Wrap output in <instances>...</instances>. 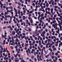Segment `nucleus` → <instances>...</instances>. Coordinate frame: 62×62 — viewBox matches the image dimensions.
I'll list each match as a JSON object with an SVG mask.
<instances>
[{
  "label": "nucleus",
  "mask_w": 62,
  "mask_h": 62,
  "mask_svg": "<svg viewBox=\"0 0 62 62\" xmlns=\"http://www.w3.org/2000/svg\"><path fill=\"white\" fill-rule=\"evenodd\" d=\"M55 12H54V13H53H53H51L52 14V15H54V14L55 13Z\"/></svg>",
  "instance_id": "50"
},
{
  "label": "nucleus",
  "mask_w": 62,
  "mask_h": 62,
  "mask_svg": "<svg viewBox=\"0 0 62 62\" xmlns=\"http://www.w3.org/2000/svg\"><path fill=\"white\" fill-rule=\"evenodd\" d=\"M25 45H24L25 47H27V46L29 44H25Z\"/></svg>",
  "instance_id": "11"
},
{
  "label": "nucleus",
  "mask_w": 62,
  "mask_h": 62,
  "mask_svg": "<svg viewBox=\"0 0 62 62\" xmlns=\"http://www.w3.org/2000/svg\"><path fill=\"white\" fill-rule=\"evenodd\" d=\"M54 10V9L53 8H52L50 10L51 11V13H53V10Z\"/></svg>",
  "instance_id": "7"
},
{
  "label": "nucleus",
  "mask_w": 62,
  "mask_h": 62,
  "mask_svg": "<svg viewBox=\"0 0 62 62\" xmlns=\"http://www.w3.org/2000/svg\"><path fill=\"white\" fill-rule=\"evenodd\" d=\"M9 9L10 8L11 9H13V7L12 6H11L10 7H9Z\"/></svg>",
  "instance_id": "12"
},
{
  "label": "nucleus",
  "mask_w": 62,
  "mask_h": 62,
  "mask_svg": "<svg viewBox=\"0 0 62 62\" xmlns=\"http://www.w3.org/2000/svg\"><path fill=\"white\" fill-rule=\"evenodd\" d=\"M59 25L60 27V31H62V27L61 26V24H59Z\"/></svg>",
  "instance_id": "2"
},
{
  "label": "nucleus",
  "mask_w": 62,
  "mask_h": 62,
  "mask_svg": "<svg viewBox=\"0 0 62 62\" xmlns=\"http://www.w3.org/2000/svg\"><path fill=\"white\" fill-rule=\"evenodd\" d=\"M8 14V13L6 12H5V15H7V14Z\"/></svg>",
  "instance_id": "60"
},
{
  "label": "nucleus",
  "mask_w": 62,
  "mask_h": 62,
  "mask_svg": "<svg viewBox=\"0 0 62 62\" xmlns=\"http://www.w3.org/2000/svg\"><path fill=\"white\" fill-rule=\"evenodd\" d=\"M43 4V2H41L40 4V6H42V5Z\"/></svg>",
  "instance_id": "38"
},
{
  "label": "nucleus",
  "mask_w": 62,
  "mask_h": 62,
  "mask_svg": "<svg viewBox=\"0 0 62 62\" xmlns=\"http://www.w3.org/2000/svg\"><path fill=\"white\" fill-rule=\"evenodd\" d=\"M3 7L4 8H6V6H3Z\"/></svg>",
  "instance_id": "57"
},
{
  "label": "nucleus",
  "mask_w": 62,
  "mask_h": 62,
  "mask_svg": "<svg viewBox=\"0 0 62 62\" xmlns=\"http://www.w3.org/2000/svg\"><path fill=\"white\" fill-rule=\"evenodd\" d=\"M60 18H59V19L60 20H62V16H60Z\"/></svg>",
  "instance_id": "5"
},
{
  "label": "nucleus",
  "mask_w": 62,
  "mask_h": 62,
  "mask_svg": "<svg viewBox=\"0 0 62 62\" xmlns=\"http://www.w3.org/2000/svg\"><path fill=\"white\" fill-rule=\"evenodd\" d=\"M41 55H42V54H43V52H41Z\"/></svg>",
  "instance_id": "61"
},
{
  "label": "nucleus",
  "mask_w": 62,
  "mask_h": 62,
  "mask_svg": "<svg viewBox=\"0 0 62 62\" xmlns=\"http://www.w3.org/2000/svg\"><path fill=\"white\" fill-rule=\"evenodd\" d=\"M53 50V51H55V50H56V48H54Z\"/></svg>",
  "instance_id": "35"
},
{
  "label": "nucleus",
  "mask_w": 62,
  "mask_h": 62,
  "mask_svg": "<svg viewBox=\"0 0 62 62\" xmlns=\"http://www.w3.org/2000/svg\"><path fill=\"white\" fill-rule=\"evenodd\" d=\"M56 33H58V34H59V31H58L57 30L56 31Z\"/></svg>",
  "instance_id": "27"
},
{
  "label": "nucleus",
  "mask_w": 62,
  "mask_h": 62,
  "mask_svg": "<svg viewBox=\"0 0 62 62\" xmlns=\"http://www.w3.org/2000/svg\"><path fill=\"white\" fill-rule=\"evenodd\" d=\"M41 10V11H43V12H45V10H44V9H43L42 10V9Z\"/></svg>",
  "instance_id": "32"
},
{
  "label": "nucleus",
  "mask_w": 62,
  "mask_h": 62,
  "mask_svg": "<svg viewBox=\"0 0 62 62\" xmlns=\"http://www.w3.org/2000/svg\"><path fill=\"white\" fill-rule=\"evenodd\" d=\"M2 38H4V35H3V34H2Z\"/></svg>",
  "instance_id": "39"
},
{
  "label": "nucleus",
  "mask_w": 62,
  "mask_h": 62,
  "mask_svg": "<svg viewBox=\"0 0 62 62\" xmlns=\"http://www.w3.org/2000/svg\"><path fill=\"white\" fill-rule=\"evenodd\" d=\"M35 40H34L33 41V43H34V44H35Z\"/></svg>",
  "instance_id": "47"
},
{
  "label": "nucleus",
  "mask_w": 62,
  "mask_h": 62,
  "mask_svg": "<svg viewBox=\"0 0 62 62\" xmlns=\"http://www.w3.org/2000/svg\"><path fill=\"white\" fill-rule=\"evenodd\" d=\"M54 1L52 2L51 4L52 5H54Z\"/></svg>",
  "instance_id": "31"
},
{
  "label": "nucleus",
  "mask_w": 62,
  "mask_h": 62,
  "mask_svg": "<svg viewBox=\"0 0 62 62\" xmlns=\"http://www.w3.org/2000/svg\"><path fill=\"white\" fill-rule=\"evenodd\" d=\"M26 23H28V20H26Z\"/></svg>",
  "instance_id": "58"
},
{
  "label": "nucleus",
  "mask_w": 62,
  "mask_h": 62,
  "mask_svg": "<svg viewBox=\"0 0 62 62\" xmlns=\"http://www.w3.org/2000/svg\"><path fill=\"white\" fill-rule=\"evenodd\" d=\"M38 50L40 51H41V50L40 49V48L39 46H38Z\"/></svg>",
  "instance_id": "10"
},
{
  "label": "nucleus",
  "mask_w": 62,
  "mask_h": 62,
  "mask_svg": "<svg viewBox=\"0 0 62 62\" xmlns=\"http://www.w3.org/2000/svg\"><path fill=\"white\" fill-rule=\"evenodd\" d=\"M45 33H46V32L45 31H43V32H42V34L43 35H44Z\"/></svg>",
  "instance_id": "9"
},
{
  "label": "nucleus",
  "mask_w": 62,
  "mask_h": 62,
  "mask_svg": "<svg viewBox=\"0 0 62 62\" xmlns=\"http://www.w3.org/2000/svg\"><path fill=\"white\" fill-rule=\"evenodd\" d=\"M27 50L28 51H29V52H30V51H31V50H30V49H29V48Z\"/></svg>",
  "instance_id": "45"
},
{
  "label": "nucleus",
  "mask_w": 62,
  "mask_h": 62,
  "mask_svg": "<svg viewBox=\"0 0 62 62\" xmlns=\"http://www.w3.org/2000/svg\"><path fill=\"white\" fill-rule=\"evenodd\" d=\"M18 4L19 6H20V5H21V3H20L19 2H18Z\"/></svg>",
  "instance_id": "41"
},
{
  "label": "nucleus",
  "mask_w": 62,
  "mask_h": 62,
  "mask_svg": "<svg viewBox=\"0 0 62 62\" xmlns=\"http://www.w3.org/2000/svg\"><path fill=\"white\" fill-rule=\"evenodd\" d=\"M11 39H12V41L13 42V41H14V39H13L14 38H13V37H12L11 38Z\"/></svg>",
  "instance_id": "43"
},
{
  "label": "nucleus",
  "mask_w": 62,
  "mask_h": 62,
  "mask_svg": "<svg viewBox=\"0 0 62 62\" xmlns=\"http://www.w3.org/2000/svg\"><path fill=\"white\" fill-rule=\"evenodd\" d=\"M58 54L57 53H56L55 54V55H56V56H57V55H58Z\"/></svg>",
  "instance_id": "34"
},
{
  "label": "nucleus",
  "mask_w": 62,
  "mask_h": 62,
  "mask_svg": "<svg viewBox=\"0 0 62 62\" xmlns=\"http://www.w3.org/2000/svg\"><path fill=\"white\" fill-rule=\"evenodd\" d=\"M34 11H35V10H34V9H33L32 10H31V11L30 12V13H33V12H34Z\"/></svg>",
  "instance_id": "4"
},
{
  "label": "nucleus",
  "mask_w": 62,
  "mask_h": 62,
  "mask_svg": "<svg viewBox=\"0 0 62 62\" xmlns=\"http://www.w3.org/2000/svg\"><path fill=\"white\" fill-rule=\"evenodd\" d=\"M50 43L48 42L47 43H46V45H50Z\"/></svg>",
  "instance_id": "37"
},
{
  "label": "nucleus",
  "mask_w": 62,
  "mask_h": 62,
  "mask_svg": "<svg viewBox=\"0 0 62 62\" xmlns=\"http://www.w3.org/2000/svg\"><path fill=\"white\" fill-rule=\"evenodd\" d=\"M29 48L30 49H31L32 48V46H30V47Z\"/></svg>",
  "instance_id": "56"
},
{
  "label": "nucleus",
  "mask_w": 62,
  "mask_h": 62,
  "mask_svg": "<svg viewBox=\"0 0 62 62\" xmlns=\"http://www.w3.org/2000/svg\"><path fill=\"white\" fill-rule=\"evenodd\" d=\"M47 40H45V43H47Z\"/></svg>",
  "instance_id": "54"
},
{
  "label": "nucleus",
  "mask_w": 62,
  "mask_h": 62,
  "mask_svg": "<svg viewBox=\"0 0 62 62\" xmlns=\"http://www.w3.org/2000/svg\"><path fill=\"white\" fill-rule=\"evenodd\" d=\"M54 33H55V31H53V33H52L53 35H54Z\"/></svg>",
  "instance_id": "23"
},
{
  "label": "nucleus",
  "mask_w": 62,
  "mask_h": 62,
  "mask_svg": "<svg viewBox=\"0 0 62 62\" xmlns=\"http://www.w3.org/2000/svg\"><path fill=\"white\" fill-rule=\"evenodd\" d=\"M30 20V21H31V20H32V19H31V18L30 17H29L28 18Z\"/></svg>",
  "instance_id": "25"
},
{
  "label": "nucleus",
  "mask_w": 62,
  "mask_h": 62,
  "mask_svg": "<svg viewBox=\"0 0 62 62\" xmlns=\"http://www.w3.org/2000/svg\"><path fill=\"white\" fill-rule=\"evenodd\" d=\"M16 42H19V40L17 38L16 39Z\"/></svg>",
  "instance_id": "13"
},
{
  "label": "nucleus",
  "mask_w": 62,
  "mask_h": 62,
  "mask_svg": "<svg viewBox=\"0 0 62 62\" xmlns=\"http://www.w3.org/2000/svg\"><path fill=\"white\" fill-rule=\"evenodd\" d=\"M11 22H12V20H10V21L9 22V23H11Z\"/></svg>",
  "instance_id": "53"
},
{
  "label": "nucleus",
  "mask_w": 62,
  "mask_h": 62,
  "mask_svg": "<svg viewBox=\"0 0 62 62\" xmlns=\"http://www.w3.org/2000/svg\"><path fill=\"white\" fill-rule=\"evenodd\" d=\"M52 22L53 23H56V21H55V20H54V21L53 20Z\"/></svg>",
  "instance_id": "14"
},
{
  "label": "nucleus",
  "mask_w": 62,
  "mask_h": 62,
  "mask_svg": "<svg viewBox=\"0 0 62 62\" xmlns=\"http://www.w3.org/2000/svg\"><path fill=\"white\" fill-rule=\"evenodd\" d=\"M21 31H19L18 33H17V35H20L19 34H21Z\"/></svg>",
  "instance_id": "15"
},
{
  "label": "nucleus",
  "mask_w": 62,
  "mask_h": 62,
  "mask_svg": "<svg viewBox=\"0 0 62 62\" xmlns=\"http://www.w3.org/2000/svg\"><path fill=\"white\" fill-rule=\"evenodd\" d=\"M27 24H28V25H29V26H30V25H31L30 23V22H28Z\"/></svg>",
  "instance_id": "26"
},
{
  "label": "nucleus",
  "mask_w": 62,
  "mask_h": 62,
  "mask_svg": "<svg viewBox=\"0 0 62 62\" xmlns=\"http://www.w3.org/2000/svg\"><path fill=\"white\" fill-rule=\"evenodd\" d=\"M9 62H11V59L9 58Z\"/></svg>",
  "instance_id": "42"
},
{
  "label": "nucleus",
  "mask_w": 62,
  "mask_h": 62,
  "mask_svg": "<svg viewBox=\"0 0 62 62\" xmlns=\"http://www.w3.org/2000/svg\"><path fill=\"white\" fill-rule=\"evenodd\" d=\"M25 16H23V20H24L25 19Z\"/></svg>",
  "instance_id": "18"
},
{
  "label": "nucleus",
  "mask_w": 62,
  "mask_h": 62,
  "mask_svg": "<svg viewBox=\"0 0 62 62\" xmlns=\"http://www.w3.org/2000/svg\"><path fill=\"white\" fill-rule=\"evenodd\" d=\"M47 8V10H48V11H50V8Z\"/></svg>",
  "instance_id": "30"
},
{
  "label": "nucleus",
  "mask_w": 62,
  "mask_h": 62,
  "mask_svg": "<svg viewBox=\"0 0 62 62\" xmlns=\"http://www.w3.org/2000/svg\"><path fill=\"white\" fill-rule=\"evenodd\" d=\"M15 31H17V28L15 27L14 29Z\"/></svg>",
  "instance_id": "52"
},
{
  "label": "nucleus",
  "mask_w": 62,
  "mask_h": 62,
  "mask_svg": "<svg viewBox=\"0 0 62 62\" xmlns=\"http://www.w3.org/2000/svg\"><path fill=\"white\" fill-rule=\"evenodd\" d=\"M27 1L29 2H30L31 0H25V2H27Z\"/></svg>",
  "instance_id": "17"
},
{
  "label": "nucleus",
  "mask_w": 62,
  "mask_h": 62,
  "mask_svg": "<svg viewBox=\"0 0 62 62\" xmlns=\"http://www.w3.org/2000/svg\"><path fill=\"white\" fill-rule=\"evenodd\" d=\"M49 50H50V51L51 52H53V50H52V49H51V48H49Z\"/></svg>",
  "instance_id": "21"
},
{
  "label": "nucleus",
  "mask_w": 62,
  "mask_h": 62,
  "mask_svg": "<svg viewBox=\"0 0 62 62\" xmlns=\"http://www.w3.org/2000/svg\"><path fill=\"white\" fill-rule=\"evenodd\" d=\"M39 21L40 22L39 23H42V21L41 20H39Z\"/></svg>",
  "instance_id": "51"
},
{
  "label": "nucleus",
  "mask_w": 62,
  "mask_h": 62,
  "mask_svg": "<svg viewBox=\"0 0 62 62\" xmlns=\"http://www.w3.org/2000/svg\"><path fill=\"white\" fill-rule=\"evenodd\" d=\"M52 26L53 27H54V28H55V29L56 30H57V27H56L55 26V25H54V24H52Z\"/></svg>",
  "instance_id": "1"
},
{
  "label": "nucleus",
  "mask_w": 62,
  "mask_h": 62,
  "mask_svg": "<svg viewBox=\"0 0 62 62\" xmlns=\"http://www.w3.org/2000/svg\"><path fill=\"white\" fill-rule=\"evenodd\" d=\"M13 55H14L15 57H17V56L18 55V54L17 53L16 54V55H15V54H14Z\"/></svg>",
  "instance_id": "3"
},
{
  "label": "nucleus",
  "mask_w": 62,
  "mask_h": 62,
  "mask_svg": "<svg viewBox=\"0 0 62 62\" xmlns=\"http://www.w3.org/2000/svg\"><path fill=\"white\" fill-rule=\"evenodd\" d=\"M34 35H36L37 34V32H34L33 33Z\"/></svg>",
  "instance_id": "49"
},
{
  "label": "nucleus",
  "mask_w": 62,
  "mask_h": 62,
  "mask_svg": "<svg viewBox=\"0 0 62 62\" xmlns=\"http://www.w3.org/2000/svg\"><path fill=\"white\" fill-rule=\"evenodd\" d=\"M46 7H49V3H47L46 4Z\"/></svg>",
  "instance_id": "8"
},
{
  "label": "nucleus",
  "mask_w": 62,
  "mask_h": 62,
  "mask_svg": "<svg viewBox=\"0 0 62 62\" xmlns=\"http://www.w3.org/2000/svg\"><path fill=\"white\" fill-rule=\"evenodd\" d=\"M8 8L9 7H6V10H8Z\"/></svg>",
  "instance_id": "40"
},
{
  "label": "nucleus",
  "mask_w": 62,
  "mask_h": 62,
  "mask_svg": "<svg viewBox=\"0 0 62 62\" xmlns=\"http://www.w3.org/2000/svg\"><path fill=\"white\" fill-rule=\"evenodd\" d=\"M24 44H23V43L22 45V47H23V48H24Z\"/></svg>",
  "instance_id": "20"
},
{
  "label": "nucleus",
  "mask_w": 62,
  "mask_h": 62,
  "mask_svg": "<svg viewBox=\"0 0 62 62\" xmlns=\"http://www.w3.org/2000/svg\"><path fill=\"white\" fill-rule=\"evenodd\" d=\"M4 59L5 60H6V59L7 60H8V57H7L6 58V57H4Z\"/></svg>",
  "instance_id": "6"
},
{
  "label": "nucleus",
  "mask_w": 62,
  "mask_h": 62,
  "mask_svg": "<svg viewBox=\"0 0 62 62\" xmlns=\"http://www.w3.org/2000/svg\"><path fill=\"white\" fill-rule=\"evenodd\" d=\"M43 15H44V14H42L41 15V17H43Z\"/></svg>",
  "instance_id": "33"
},
{
  "label": "nucleus",
  "mask_w": 62,
  "mask_h": 62,
  "mask_svg": "<svg viewBox=\"0 0 62 62\" xmlns=\"http://www.w3.org/2000/svg\"><path fill=\"white\" fill-rule=\"evenodd\" d=\"M23 21V19H21L20 20V21L21 23H22V22Z\"/></svg>",
  "instance_id": "44"
},
{
  "label": "nucleus",
  "mask_w": 62,
  "mask_h": 62,
  "mask_svg": "<svg viewBox=\"0 0 62 62\" xmlns=\"http://www.w3.org/2000/svg\"><path fill=\"white\" fill-rule=\"evenodd\" d=\"M52 59H54V56H52L51 57Z\"/></svg>",
  "instance_id": "55"
},
{
  "label": "nucleus",
  "mask_w": 62,
  "mask_h": 62,
  "mask_svg": "<svg viewBox=\"0 0 62 62\" xmlns=\"http://www.w3.org/2000/svg\"><path fill=\"white\" fill-rule=\"evenodd\" d=\"M60 40H62V36L60 38Z\"/></svg>",
  "instance_id": "63"
},
{
  "label": "nucleus",
  "mask_w": 62,
  "mask_h": 62,
  "mask_svg": "<svg viewBox=\"0 0 62 62\" xmlns=\"http://www.w3.org/2000/svg\"><path fill=\"white\" fill-rule=\"evenodd\" d=\"M7 27L8 28H11V25H9V26H8Z\"/></svg>",
  "instance_id": "19"
},
{
  "label": "nucleus",
  "mask_w": 62,
  "mask_h": 62,
  "mask_svg": "<svg viewBox=\"0 0 62 62\" xmlns=\"http://www.w3.org/2000/svg\"><path fill=\"white\" fill-rule=\"evenodd\" d=\"M47 40H48V41L49 42H50V41H51V39H48Z\"/></svg>",
  "instance_id": "48"
},
{
  "label": "nucleus",
  "mask_w": 62,
  "mask_h": 62,
  "mask_svg": "<svg viewBox=\"0 0 62 62\" xmlns=\"http://www.w3.org/2000/svg\"><path fill=\"white\" fill-rule=\"evenodd\" d=\"M35 40H37L38 39V38L37 37H35Z\"/></svg>",
  "instance_id": "62"
},
{
  "label": "nucleus",
  "mask_w": 62,
  "mask_h": 62,
  "mask_svg": "<svg viewBox=\"0 0 62 62\" xmlns=\"http://www.w3.org/2000/svg\"><path fill=\"white\" fill-rule=\"evenodd\" d=\"M53 61H54V62H56V61H57V60H54V59H53Z\"/></svg>",
  "instance_id": "46"
},
{
  "label": "nucleus",
  "mask_w": 62,
  "mask_h": 62,
  "mask_svg": "<svg viewBox=\"0 0 62 62\" xmlns=\"http://www.w3.org/2000/svg\"><path fill=\"white\" fill-rule=\"evenodd\" d=\"M59 44H60V45H61V46H62V42H61V43H60Z\"/></svg>",
  "instance_id": "64"
},
{
  "label": "nucleus",
  "mask_w": 62,
  "mask_h": 62,
  "mask_svg": "<svg viewBox=\"0 0 62 62\" xmlns=\"http://www.w3.org/2000/svg\"><path fill=\"white\" fill-rule=\"evenodd\" d=\"M58 24H57V23H55V24H54V25H55L56 27H57V25Z\"/></svg>",
  "instance_id": "22"
},
{
  "label": "nucleus",
  "mask_w": 62,
  "mask_h": 62,
  "mask_svg": "<svg viewBox=\"0 0 62 62\" xmlns=\"http://www.w3.org/2000/svg\"><path fill=\"white\" fill-rule=\"evenodd\" d=\"M18 14H21V13H20V10H18Z\"/></svg>",
  "instance_id": "29"
},
{
  "label": "nucleus",
  "mask_w": 62,
  "mask_h": 62,
  "mask_svg": "<svg viewBox=\"0 0 62 62\" xmlns=\"http://www.w3.org/2000/svg\"><path fill=\"white\" fill-rule=\"evenodd\" d=\"M14 57H11V59L12 60H13L14 59Z\"/></svg>",
  "instance_id": "36"
},
{
  "label": "nucleus",
  "mask_w": 62,
  "mask_h": 62,
  "mask_svg": "<svg viewBox=\"0 0 62 62\" xmlns=\"http://www.w3.org/2000/svg\"><path fill=\"white\" fill-rule=\"evenodd\" d=\"M40 6L41 7V9H42H42H43V8H44V7H43L42 6Z\"/></svg>",
  "instance_id": "28"
},
{
  "label": "nucleus",
  "mask_w": 62,
  "mask_h": 62,
  "mask_svg": "<svg viewBox=\"0 0 62 62\" xmlns=\"http://www.w3.org/2000/svg\"><path fill=\"white\" fill-rule=\"evenodd\" d=\"M18 61H19V60L18 61L17 60H15V62H18Z\"/></svg>",
  "instance_id": "59"
},
{
  "label": "nucleus",
  "mask_w": 62,
  "mask_h": 62,
  "mask_svg": "<svg viewBox=\"0 0 62 62\" xmlns=\"http://www.w3.org/2000/svg\"><path fill=\"white\" fill-rule=\"evenodd\" d=\"M54 10L56 11V12H57V11H58V10L57 9H56L55 8L54 9Z\"/></svg>",
  "instance_id": "24"
},
{
  "label": "nucleus",
  "mask_w": 62,
  "mask_h": 62,
  "mask_svg": "<svg viewBox=\"0 0 62 62\" xmlns=\"http://www.w3.org/2000/svg\"><path fill=\"white\" fill-rule=\"evenodd\" d=\"M12 34L13 35H14L15 34V32L14 31H13L12 32Z\"/></svg>",
  "instance_id": "16"
}]
</instances>
